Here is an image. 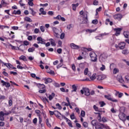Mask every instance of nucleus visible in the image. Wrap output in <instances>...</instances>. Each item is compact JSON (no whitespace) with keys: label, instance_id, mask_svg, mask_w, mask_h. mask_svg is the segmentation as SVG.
<instances>
[{"label":"nucleus","instance_id":"1","mask_svg":"<svg viewBox=\"0 0 129 129\" xmlns=\"http://www.w3.org/2000/svg\"><path fill=\"white\" fill-rule=\"evenodd\" d=\"M91 124L93 127L95 126V129H103L104 128V124L99 122L96 120H93L91 121Z\"/></svg>","mask_w":129,"mask_h":129},{"label":"nucleus","instance_id":"2","mask_svg":"<svg viewBox=\"0 0 129 129\" xmlns=\"http://www.w3.org/2000/svg\"><path fill=\"white\" fill-rule=\"evenodd\" d=\"M80 92L82 95L85 94L86 96H89L90 95V91H89V89L88 88H83V89L81 90Z\"/></svg>","mask_w":129,"mask_h":129},{"label":"nucleus","instance_id":"3","mask_svg":"<svg viewBox=\"0 0 129 129\" xmlns=\"http://www.w3.org/2000/svg\"><path fill=\"white\" fill-rule=\"evenodd\" d=\"M90 57L91 59L92 62L97 61V55L94 52H91L90 53Z\"/></svg>","mask_w":129,"mask_h":129},{"label":"nucleus","instance_id":"4","mask_svg":"<svg viewBox=\"0 0 129 129\" xmlns=\"http://www.w3.org/2000/svg\"><path fill=\"white\" fill-rule=\"evenodd\" d=\"M105 98L109 100L110 101H112V102H117L118 100L116 99H114L111 97V95L110 94H108V95H104Z\"/></svg>","mask_w":129,"mask_h":129},{"label":"nucleus","instance_id":"5","mask_svg":"<svg viewBox=\"0 0 129 129\" xmlns=\"http://www.w3.org/2000/svg\"><path fill=\"white\" fill-rule=\"evenodd\" d=\"M107 35H109V33H107L106 32L104 33H101L99 34V35L95 37L96 40H102L103 39V37L104 36H107Z\"/></svg>","mask_w":129,"mask_h":129},{"label":"nucleus","instance_id":"6","mask_svg":"<svg viewBox=\"0 0 129 129\" xmlns=\"http://www.w3.org/2000/svg\"><path fill=\"white\" fill-rule=\"evenodd\" d=\"M118 117L119 119H120V120H122V121H125V120H126V118L125 117V114H124L123 112L120 113L118 115Z\"/></svg>","mask_w":129,"mask_h":129},{"label":"nucleus","instance_id":"7","mask_svg":"<svg viewBox=\"0 0 129 129\" xmlns=\"http://www.w3.org/2000/svg\"><path fill=\"white\" fill-rule=\"evenodd\" d=\"M37 40L38 41L37 44H42L43 45H45V39H43V38L41 37H38L37 38Z\"/></svg>","mask_w":129,"mask_h":129},{"label":"nucleus","instance_id":"8","mask_svg":"<svg viewBox=\"0 0 129 129\" xmlns=\"http://www.w3.org/2000/svg\"><path fill=\"white\" fill-rule=\"evenodd\" d=\"M52 31H53L54 33V36L55 37H56V38H59V29L56 28L55 27H53L52 28Z\"/></svg>","mask_w":129,"mask_h":129},{"label":"nucleus","instance_id":"9","mask_svg":"<svg viewBox=\"0 0 129 129\" xmlns=\"http://www.w3.org/2000/svg\"><path fill=\"white\" fill-rule=\"evenodd\" d=\"M122 30V28H115L114 31H115L116 33L115 34V36H119L120 35V32Z\"/></svg>","mask_w":129,"mask_h":129},{"label":"nucleus","instance_id":"10","mask_svg":"<svg viewBox=\"0 0 129 129\" xmlns=\"http://www.w3.org/2000/svg\"><path fill=\"white\" fill-rule=\"evenodd\" d=\"M1 83H2L3 86H6L7 88L11 87V84H10L9 82H6L4 80H2Z\"/></svg>","mask_w":129,"mask_h":129},{"label":"nucleus","instance_id":"11","mask_svg":"<svg viewBox=\"0 0 129 129\" xmlns=\"http://www.w3.org/2000/svg\"><path fill=\"white\" fill-rule=\"evenodd\" d=\"M113 18L114 20H118V21H120V20H121V18H122V15L120 14H115L113 16Z\"/></svg>","mask_w":129,"mask_h":129},{"label":"nucleus","instance_id":"12","mask_svg":"<svg viewBox=\"0 0 129 129\" xmlns=\"http://www.w3.org/2000/svg\"><path fill=\"white\" fill-rule=\"evenodd\" d=\"M12 113L11 111H9L7 112V111H5V113L3 111L0 112V116H5V115H9V114H11Z\"/></svg>","mask_w":129,"mask_h":129},{"label":"nucleus","instance_id":"13","mask_svg":"<svg viewBox=\"0 0 129 129\" xmlns=\"http://www.w3.org/2000/svg\"><path fill=\"white\" fill-rule=\"evenodd\" d=\"M117 80L120 83H122V84H123L124 83V80H123V79H122V77L121 76H117Z\"/></svg>","mask_w":129,"mask_h":129},{"label":"nucleus","instance_id":"14","mask_svg":"<svg viewBox=\"0 0 129 129\" xmlns=\"http://www.w3.org/2000/svg\"><path fill=\"white\" fill-rule=\"evenodd\" d=\"M105 59H106V56H105L104 54L101 55L99 57V61L100 62H104V61H105Z\"/></svg>","mask_w":129,"mask_h":129},{"label":"nucleus","instance_id":"15","mask_svg":"<svg viewBox=\"0 0 129 129\" xmlns=\"http://www.w3.org/2000/svg\"><path fill=\"white\" fill-rule=\"evenodd\" d=\"M43 80H44L45 81V84H48V83H51V82H52V80L51 78H44L43 79Z\"/></svg>","mask_w":129,"mask_h":129},{"label":"nucleus","instance_id":"16","mask_svg":"<svg viewBox=\"0 0 129 129\" xmlns=\"http://www.w3.org/2000/svg\"><path fill=\"white\" fill-rule=\"evenodd\" d=\"M84 74L85 75H88L89 77L91 76V72H90L89 70H88V68H86L85 70H84Z\"/></svg>","mask_w":129,"mask_h":129},{"label":"nucleus","instance_id":"17","mask_svg":"<svg viewBox=\"0 0 129 129\" xmlns=\"http://www.w3.org/2000/svg\"><path fill=\"white\" fill-rule=\"evenodd\" d=\"M118 47L119 49L122 50V49H124V47H125V43L121 42L118 44Z\"/></svg>","mask_w":129,"mask_h":129},{"label":"nucleus","instance_id":"18","mask_svg":"<svg viewBox=\"0 0 129 129\" xmlns=\"http://www.w3.org/2000/svg\"><path fill=\"white\" fill-rule=\"evenodd\" d=\"M71 47L72 49H79V46L74 43H71Z\"/></svg>","mask_w":129,"mask_h":129},{"label":"nucleus","instance_id":"19","mask_svg":"<svg viewBox=\"0 0 129 129\" xmlns=\"http://www.w3.org/2000/svg\"><path fill=\"white\" fill-rule=\"evenodd\" d=\"M18 50H20V51H22V52H24L25 50V45L23 44H21L19 47H18Z\"/></svg>","mask_w":129,"mask_h":129},{"label":"nucleus","instance_id":"20","mask_svg":"<svg viewBox=\"0 0 129 129\" xmlns=\"http://www.w3.org/2000/svg\"><path fill=\"white\" fill-rule=\"evenodd\" d=\"M49 41L50 42L51 46H53V47H55V46H56V43H55V40L54 39H53L52 38H50L49 39Z\"/></svg>","mask_w":129,"mask_h":129},{"label":"nucleus","instance_id":"21","mask_svg":"<svg viewBox=\"0 0 129 129\" xmlns=\"http://www.w3.org/2000/svg\"><path fill=\"white\" fill-rule=\"evenodd\" d=\"M38 87L39 89H45L46 88V86L44 84H38Z\"/></svg>","mask_w":129,"mask_h":129},{"label":"nucleus","instance_id":"22","mask_svg":"<svg viewBox=\"0 0 129 129\" xmlns=\"http://www.w3.org/2000/svg\"><path fill=\"white\" fill-rule=\"evenodd\" d=\"M36 48L34 47H31L28 49V52L29 53H33L35 51Z\"/></svg>","mask_w":129,"mask_h":129},{"label":"nucleus","instance_id":"23","mask_svg":"<svg viewBox=\"0 0 129 129\" xmlns=\"http://www.w3.org/2000/svg\"><path fill=\"white\" fill-rule=\"evenodd\" d=\"M123 34L126 39H128L129 31H124Z\"/></svg>","mask_w":129,"mask_h":129},{"label":"nucleus","instance_id":"24","mask_svg":"<svg viewBox=\"0 0 129 129\" xmlns=\"http://www.w3.org/2000/svg\"><path fill=\"white\" fill-rule=\"evenodd\" d=\"M72 92H76L77 91V87L75 85H73L72 86Z\"/></svg>","mask_w":129,"mask_h":129},{"label":"nucleus","instance_id":"25","mask_svg":"<svg viewBox=\"0 0 129 129\" xmlns=\"http://www.w3.org/2000/svg\"><path fill=\"white\" fill-rule=\"evenodd\" d=\"M54 97H55V93H52L51 95L48 96L49 100H52Z\"/></svg>","mask_w":129,"mask_h":129},{"label":"nucleus","instance_id":"26","mask_svg":"<svg viewBox=\"0 0 129 129\" xmlns=\"http://www.w3.org/2000/svg\"><path fill=\"white\" fill-rule=\"evenodd\" d=\"M97 80L100 81V80H103L104 79V76L102 75H99L97 78Z\"/></svg>","mask_w":129,"mask_h":129},{"label":"nucleus","instance_id":"27","mask_svg":"<svg viewBox=\"0 0 129 129\" xmlns=\"http://www.w3.org/2000/svg\"><path fill=\"white\" fill-rule=\"evenodd\" d=\"M9 46L12 48V50H19V47L13 46L12 44H10Z\"/></svg>","mask_w":129,"mask_h":129},{"label":"nucleus","instance_id":"28","mask_svg":"<svg viewBox=\"0 0 129 129\" xmlns=\"http://www.w3.org/2000/svg\"><path fill=\"white\" fill-rule=\"evenodd\" d=\"M12 14L14 15H21V13L20 10H18V11L14 10L13 11V13H12Z\"/></svg>","mask_w":129,"mask_h":129},{"label":"nucleus","instance_id":"29","mask_svg":"<svg viewBox=\"0 0 129 129\" xmlns=\"http://www.w3.org/2000/svg\"><path fill=\"white\" fill-rule=\"evenodd\" d=\"M91 80H94L96 78V74L94 73L92 76H90Z\"/></svg>","mask_w":129,"mask_h":129},{"label":"nucleus","instance_id":"30","mask_svg":"<svg viewBox=\"0 0 129 129\" xmlns=\"http://www.w3.org/2000/svg\"><path fill=\"white\" fill-rule=\"evenodd\" d=\"M24 20L26 21V22H29V23H31V22H32V19L29 17H25Z\"/></svg>","mask_w":129,"mask_h":129},{"label":"nucleus","instance_id":"31","mask_svg":"<svg viewBox=\"0 0 129 129\" xmlns=\"http://www.w3.org/2000/svg\"><path fill=\"white\" fill-rule=\"evenodd\" d=\"M54 115H55V116H58L59 114H60V115H62V114H61L59 111L57 110H54Z\"/></svg>","mask_w":129,"mask_h":129},{"label":"nucleus","instance_id":"32","mask_svg":"<svg viewBox=\"0 0 129 129\" xmlns=\"http://www.w3.org/2000/svg\"><path fill=\"white\" fill-rule=\"evenodd\" d=\"M29 2L28 3L29 6H30L31 7H33L34 6V3H33V1L34 0H28Z\"/></svg>","mask_w":129,"mask_h":129},{"label":"nucleus","instance_id":"33","mask_svg":"<svg viewBox=\"0 0 129 129\" xmlns=\"http://www.w3.org/2000/svg\"><path fill=\"white\" fill-rule=\"evenodd\" d=\"M83 50H84V51H85V52H86V51L90 52V51H92V48H87L84 47V48H83Z\"/></svg>","mask_w":129,"mask_h":129},{"label":"nucleus","instance_id":"34","mask_svg":"<svg viewBox=\"0 0 129 129\" xmlns=\"http://www.w3.org/2000/svg\"><path fill=\"white\" fill-rule=\"evenodd\" d=\"M20 60H23V61H27V58L24 55H22L20 57Z\"/></svg>","mask_w":129,"mask_h":129},{"label":"nucleus","instance_id":"35","mask_svg":"<svg viewBox=\"0 0 129 129\" xmlns=\"http://www.w3.org/2000/svg\"><path fill=\"white\" fill-rule=\"evenodd\" d=\"M46 123L47 125V126H48V127H51V124L50 123H49V119H46Z\"/></svg>","mask_w":129,"mask_h":129},{"label":"nucleus","instance_id":"36","mask_svg":"<svg viewBox=\"0 0 129 129\" xmlns=\"http://www.w3.org/2000/svg\"><path fill=\"white\" fill-rule=\"evenodd\" d=\"M1 4L3 6H5V7L8 6V3H7L5 0H2Z\"/></svg>","mask_w":129,"mask_h":129},{"label":"nucleus","instance_id":"37","mask_svg":"<svg viewBox=\"0 0 129 129\" xmlns=\"http://www.w3.org/2000/svg\"><path fill=\"white\" fill-rule=\"evenodd\" d=\"M97 30V28L95 29V30H92V29H87V32H89V33H93V32H95Z\"/></svg>","mask_w":129,"mask_h":129},{"label":"nucleus","instance_id":"38","mask_svg":"<svg viewBox=\"0 0 129 129\" xmlns=\"http://www.w3.org/2000/svg\"><path fill=\"white\" fill-rule=\"evenodd\" d=\"M40 30L42 33H44L45 32V26H41L40 27Z\"/></svg>","mask_w":129,"mask_h":129},{"label":"nucleus","instance_id":"39","mask_svg":"<svg viewBox=\"0 0 129 129\" xmlns=\"http://www.w3.org/2000/svg\"><path fill=\"white\" fill-rule=\"evenodd\" d=\"M10 100L9 101V106H12L13 105V100H12V98H9Z\"/></svg>","mask_w":129,"mask_h":129},{"label":"nucleus","instance_id":"40","mask_svg":"<svg viewBox=\"0 0 129 129\" xmlns=\"http://www.w3.org/2000/svg\"><path fill=\"white\" fill-rule=\"evenodd\" d=\"M92 24H94V25H97L98 24V20L97 19H95L92 21Z\"/></svg>","mask_w":129,"mask_h":129},{"label":"nucleus","instance_id":"41","mask_svg":"<svg viewBox=\"0 0 129 129\" xmlns=\"http://www.w3.org/2000/svg\"><path fill=\"white\" fill-rule=\"evenodd\" d=\"M38 92L39 93H46V89H40L39 90Z\"/></svg>","mask_w":129,"mask_h":129},{"label":"nucleus","instance_id":"42","mask_svg":"<svg viewBox=\"0 0 129 129\" xmlns=\"http://www.w3.org/2000/svg\"><path fill=\"white\" fill-rule=\"evenodd\" d=\"M122 53L124 54V55H127V54H128V52L127 51V50L126 49H124L122 51Z\"/></svg>","mask_w":129,"mask_h":129},{"label":"nucleus","instance_id":"43","mask_svg":"<svg viewBox=\"0 0 129 129\" xmlns=\"http://www.w3.org/2000/svg\"><path fill=\"white\" fill-rule=\"evenodd\" d=\"M118 69L116 68L114 69V70H113V74H116V73H118Z\"/></svg>","mask_w":129,"mask_h":129},{"label":"nucleus","instance_id":"44","mask_svg":"<svg viewBox=\"0 0 129 129\" xmlns=\"http://www.w3.org/2000/svg\"><path fill=\"white\" fill-rule=\"evenodd\" d=\"M23 44L24 45H25V46H28L30 44V43L29 42V41L25 40L23 42Z\"/></svg>","mask_w":129,"mask_h":129},{"label":"nucleus","instance_id":"45","mask_svg":"<svg viewBox=\"0 0 129 129\" xmlns=\"http://www.w3.org/2000/svg\"><path fill=\"white\" fill-rule=\"evenodd\" d=\"M70 117L71 118V119H75V114H74V113H73L71 115H70Z\"/></svg>","mask_w":129,"mask_h":129},{"label":"nucleus","instance_id":"46","mask_svg":"<svg viewBox=\"0 0 129 129\" xmlns=\"http://www.w3.org/2000/svg\"><path fill=\"white\" fill-rule=\"evenodd\" d=\"M125 81L127 83H129V76H126L125 77Z\"/></svg>","mask_w":129,"mask_h":129},{"label":"nucleus","instance_id":"47","mask_svg":"<svg viewBox=\"0 0 129 129\" xmlns=\"http://www.w3.org/2000/svg\"><path fill=\"white\" fill-rule=\"evenodd\" d=\"M83 125L84 127H88V123H87V122H84Z\"/></svg>","mask_w":129,"mask_h":129},{"label":"nucleus","instance_id":"48","mask_svg":"<svg viewBox=\"0 0 129 129\" xmlns=\"http://www.w3.org/2000/svg\"><path fill=\"white\" fill-rule=\"evenodd\" d=\"M62 104H64L66 106H69L71 104L70 102L66 103L65 102H63Z\"/></svg>","mask_w":129,"mask_h":129},{"label":"nucleus","instance_id":"49","mask_svg":"<svg viewBox=\"0 0 129 129\" xmlns=\"http://www.w3.org/2000/svg\"><path fill=\"white\" fill-rule=\"evenodd\" d=\"M81 115L83 117H84L85 116V111H84V110H82L81 112Z\"/></svg>","mask_w":129,"mask_h":129},{"label":"nucleus","instance_id":"50","mask_svg":"<svg viewBox=\"0 0 129 129\" xmlns=\"http://www.w3.org/2000/svg\"><path fill=\"white\" fill-rule=\"evenodd\" d=\"M72 27H73V25L70 24L67 25V28L68 29V30H70L72 28Z\"/></svg>","mask_w":129,"mask_h":129},{"label":"nucleus","instance_id":"51","mask_svg":"<svg viewBox=\"0 0 129 129\" xmlns=\"http://www.w3.org/2000/svg\"><path fill=\"white\" fill-rule=\"evenodd\" d=\"M27 40H28V41H32V40H33V36L32 35L28 36Z\"/></svg>","mask_w":129,"mask_h":129},{"label":"nucleus","instance_id":"52","mask_svg":"<svg viewBox=\"0 0 129 129\" xmlns=\"http://www.w3.org/2000/svg\"><path fill=\"white\" fill-rule=\"evenodd\" d=\"M65 37V33H62L61 34H60V38L61 40H62V39H64V37Z\"/></svg>","mask_w":129,"mask_h":129},{"label":"nucleus","instance_id":"53","mask_svg":"<svg viewBox=\"0 0 129 129\" xmlns=\"http://www.w3.org/2000/svg\"><path fill=\"white\" fill-rule=\"evenodd\" d=\"M30 10H31V14L33 16L36 15V12H35V11H34V10H33V9L32 8H30Z\"/></svg>","mask_w":129,"mask_h":129},{"label":"nucleus","instance_id":"54","mask_svg":"<svg viewBox=\"0 0 129 129\" xmlns=\"http://www.w3.org/2000/svg\"><path fill=\"white\" fill-rule=\"evenodd\" d=\"M102 121H103V122H107V119L105 117H103L102 118Z\"/></svg>","mask_w":129,"mask_h":129},{"label":"nucleus","instance_id":"55","mask_svg":"<svg viewBox=\"0 0 129 129\" xmlns=\"http://www.w3.org/2000/svg\"><path fill=\"white\" fill-rule=\"evenodd\" d=\"M39 32H40V30L38 28H35L34 29V33L35 34H38Z\"/></svg>","mask_w":129,"mask_h":129},{"label":"nucleus","instance_id":"56","mask_svg":"<svg viewBox=\"0 0 129 129\" xmlns=\"http://www.w3.org/2000/svg\"><path fill=\"white\" fill-rule=\"evenodd\" d=\"M6 67H7V68H9V69L12 68H13V65H12V64H11L10 63H7V66Z\"/></svg>","mask_w":129,"mask_h":129},{"label":"nucleus","instance_id":"57","mask_svg":"<svg viewBox=\"0 0 129 129\" xmlns=\"http://www.w3.org/2000/svg\"><path fill=\"white\" fill-rule=\"evenodd\" d=\"M75 110L76 111V112L79 114L80 113V110L78 107H76L75 108Z\"/></svg>","mask_w":129,"mask_h":129},{"label":"nucleus","instance_id":"58","mask_svg":"<svg viewBox=\"0 0 129 129\" xmlns=\"http://www.w3.org/2000/svg\"><path fill=\"white\" fill-rule=\"evenodd\" d=\"M100 104L101 107H103V106L105 105V103H104V102H100Z\"/></svg>","mask_w":129,"mask_h":129},{"label":"nucleus","instance_id":"59","mask_svg":"<svg viewBox=\"0 0 129 129\" xmlns=\"http://www.w3.org/2000/svg\"><path fill=\"white\" fill-rule=\"evenodd\" d=\"M57 52L58 54H61L62 53V49L61 48H58L57 49Z\"/></svg>","mask_w":129,"mask_h":129},{"label":"nucleus","instance_id":"60","mask_svg":"<svg viewBox=\"0 0 129 129\" xmlns=\"http://www.w3.org/2000/svg\"><path fill=\"white\" fill-rule=\"evenodd\" d=\"M22 2H23V1H22V0H20V1H19V4L20 5V6H21V7H24V6H25V5Z\"/></svg>","mask_w":129,"mask_h":129},{"label":"nucleus","instance_id":"61","mask_svg":"<svg viewBox=\"0 0 129 129\" xmlns=\"http://www.w3.org/2000/svg\"><path fill=\"white\" fill-rule=\"evenodd\" d=\"M56 106H58V109H62V107L61 106V105H60V104H59V103H56Z\"/></svg>","mask_w":129,"mask_h":129},{"label":"nucleus","instance_id":"62","mask_svg":"<svg viewBox=\"0 0 129 129\" xmlns=\"http://www.w3.org/2000/svg\"><path fill=\"white\" fill-rule=\"evenodd\" d=\"M93 5L94 6H97V5H98V1L96 0L94 1Z\"/></svg>","mask_w":129,"mask_h":129},{"label":"nucleus","instance_id":"63","mask_svg":"<svg viewBox=\"0 0 129 129\" xmlns=\"http://www.w3.org/2000/svg\"><path fill=\"white\" fill-rule=\"evenodd\" d=\"M37 120H38V119H37V118H35L33 120V123H34V124H36V123H37Z\"/></svg>","mask_w":129,"mask_h":129},{"label":"nucleus","instance_id":"64","mask_svg":"<svg viewBox=\"0 0 129 129\" xmlns=\"http://www.w3.org/2000/svg\"><path fill=\"white\" fill-rule=\"evenodd\" d=\"M5 122L0 121V126H4Z\"/></svg>","mask_w":129,"mask_h":129}]
</instances>
